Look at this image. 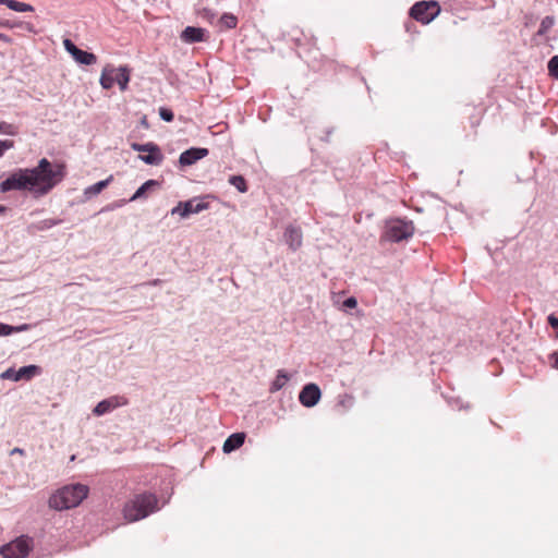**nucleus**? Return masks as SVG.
Returning a JSON list of instances; mask_svg holds the SVG:
<instances>
[{
    "label": "nucleus",
    "instance_id": "obj_39",
    "mask_svg": "<svg viewBox=\"0 0 558 558\" xmlns=\"http://www.w3.org/2000/svg\"><path fill=\"white\" fill-rule=\"evenodd\" d=\"M114 207H116V205H109L104 210H110V209H113Z\"/></svg>",
    "mask_w": 558,
    "mask_h": 558
},
{
    "label": "nucleus",
    "instance_id": "obj_7",
    "mask_svg": "<svg viewBox=\"0 0 558 558\" xmlns=\"http://www.w3.org/2000/svg\"><path fill=\"white\" fill-rule=\"evenodd\" d=\"M131 148L138 153H146L138 156V159L149 166H159L163 161V155L159 146L153 142L145 144L132 143Z\"/></svg>",
    "mask_w": 558,
    "mask_h": 558
},
{
    "label": "nucleus",
    "instance_id": "obj_30",
    "mask_svg": "<svg viewBox=\"0 0 558 558\" xmlns=\"http://www.w3.org/2000/svg\"><path fill=\"white\" fill-rule=\"evenodd\" d=\"M14 143L10 140L0 141V157L3 155L4 151L13 148Z\"/></svg>",
    "mask_w": 558,
    "mask_h": 558
},
{
    "label": "nucleus",
    "instance_id": "obj_6",
    "mask_svg": "<svg viewBox=\"0 0 558 558\" xmlns=\"http://www.w3.org/2000/svg\"><path fill=\"white\" fill-rule=\"evenodd\" d=\"M440 5L437 1H418L410 9V16L415 21L427 25L440 14Z\"/></svg>",
    "mask_w": 558,
    "mask_h": 558
},
{
    "label": "nucleus",
    "instance_id": "obj_2",
    "mask_svg": "<svg viewBox=\"0 0 558 558\" xmlns=\"http://www.w3.org/2000/svg\"><path fill=\"white\" fill-rule=\"evenodd\" d=\"M88 495V487L83 484L65 485L49 498V507L61 511L77 507Z\"/></svg>",
    "mask_w": 558,
    "mask_h": 558
},
{
    "label": "nucleus",
    "instance_id": "obj_4",
    "mask_svg": "<svg viewBox=\"0 0 558 558\" xmlns=\"http://www.w3.org/2000/svg\"><path fill=\"white\" fill-rule=\"evenodd\" d=\"M414 230L415 228L411 220L400 218L389 219L386 221L381 240L398 243L410 239L413 235Z\"/></svg>",
    "mask_w": 558,
    "mask_h": 558
},
{
    "label": "nucleus",
    "instance_id": "obj_29",
    "mask_svg": "<svg viewBox=\"0 0 558 558\" xmlns=\"http://www.w3.org/2000/svg\"><path fill=\"white\" fill-rule=\"evenodd\" d=\"M63 46H64V49L73 57L76 51L80 49L77 48L74 43L70 39H64L63 40Z\"/></svg>",
    "mask_w": 558,
    "mask_h": 558
},
{
    "label": "nucleus",
    "instance_id": "obj_34",
    "mask_svg": "<svg viewBox=\"0 0 558 558\" xmlns=\"http://www.w3.org/2000/svg\"><path fill=\"white\" fill-rule=\"evenodd\" d=\"M21 24H17V23H12L10 21H0V26L1 27H9V28H14V27H19Z\"/></svg>",
    "mask_w": 558,
    "mask_h": 558
},
{
    "label": "nucleus",
    "instance_id": "obj_27",
    "mask_svg": "<svg viewBox=\"0 0 558 558\" xmlns=\"http://www.w3.org/2000/svg\"><path fill=\"white\" fill-rule=\"evenodd\" d=\"M0 133L13 136L17 134V128L11 123L1 122Z\"/></svg>",
    "mask_w": 558,
    "mask_h": 558
},
{
    "label": "nucleus",
    "instance_id": "obj_33",
    "mask_svg": "<svg viewBox=\"0 0 558 558\" xmlns=\"http://www.w3.org/2000/svg\"><path fill=\"white\" fill-rule=\"evenodd\" d=\"M356 305H357V301L354 296H350V298L345 299L343 302V306L348 307V308H354V307H356Z\"/></svg>",
    "mask_w": 558,
    "mask_h": 558
},
{
    "label": "nucleus",
    "instance_id": "obj_17",
    "mask_svg": "<svg viewBox=\"0 0 558 558\" xmlns=\"http://www.w3.org/2000/svg\"><path fill=\"white\" fill-rule=\"evenodd\" d=\"M111 181H112V175L108 177L105 180L98 181L95 184H92V185L87 186L84 190L85 197L86 198H90V197H93L95 195H98L102 190H105L109 185V183Z\"/></svg>",
    "mask_w": 558,
    "mask_h": 558
},
{
    "label": "nucleus",
    "instance_id": "obj_18",
    "mask_svg": "<svg viewBox=\"0 0 558 558\" xmlns=\"http://www.w3.org/2000/svg\"><path fill=\"white\" fill-rule=\"evenodd\" d=\"M290 380V375L284 369H279L275 379L271 381L269 391L277 392L282 389L286 384Z\"/></svg>",
    "mask_w": 558,
    "mask_h": 558
},
{
    "label": "nucleus",
    "instance_id": "obj_3",
    "mask_svg": "<svg viewBox=\"0 0 558 558\" xmlns=\"http://www.w3.org/2000/svg\"><path fill=\"white\" fill-rule=\"evenodd\" d=\"M157 504L158 500L154 494L137 495L125 505L123 509L124 518L130 522L145 519L159 509Z\"/></svg>",
    "mask_w": 558,
    "mask_h": 558
},
{
    "label": "nucleus",
    "instance_id": "obj_36",
    "mask_svg": "<svg viewBox=\"0 0 558 558\" xmlns=\"http://www.w3.org/2000/svg\"><path fill=\"white\" fill-rule=\"evenodd\" d=\"M0 41H3L5 44H11L12 39L8 35L0 33Z\"/></svg>",
    "mask_w": 558,
    "mask_h": 558
},
{
    "label": "nucleus",
    "instance_id": "obj_9",
    "mask_svg": "<svg viewBox=\"0 0 558 558\" xmlns=\"http://www.w3.org/2000/svg\"><path fill=\"white\" fill-rule=\"evenodd\" d=\"M208 208V204L203 199L193 198L186 202H180L175 207L171 209V215H179L185 219L193 214H198Z\"/></svg>",
    "mask_w": 558,
    "mask_h": 558
},
{
    "label": "nucleus",
    "instance_id": "obj_31",
    "mask_svg": "<svg viewBox=\"0 0 558 558\" xmlns=\"http://www.w3.org/2000/svg\"><path fill=\"white\" fill-rule=\"evenodd\" d=\"M353 397L349 395H344L341 400L339 401V404L344 408H351L353 405Z\"/></svg>",
    "mask_w": 558,
    "mask_h": 558
},
{
    "label": "nucleus",
    "instance_id": "obj_21",
    "mask_svg": "<svg viewBox=\"0 0 558 558\" xmlns=\"http://www.w3.org/2000/svg\"><path fill=\"white\" fill-rule=\"evenodd\" d=\"M60 223H61L60 219L49 218V219H44L38 222L32 223L28 227V229H29V231H44V230L51 229L52 227L58 226Z\"/></svg>",
    "mask_w": 558,
    "mask_h": 558
},
{
    "label": "nucleus",
    "instance_id": "obj_22",
    "mask_svg": "<svg viewBox=\"0 0 558 558\" xmlns=\"http://www.w3.org/2000/svg\"><path fill=\"white\" fill-rule=\"evenodd\" d=\"M10 10L15 12H33L34 8L25 2H20L17 0H5L4 3Z\"/></svg>",
    "mask_w": 558,
    "mask_h": 558
},
{
    "label": "nucleus",
    "instance_id": "obj_28",
    "mask_svg": "<svg viewBox=\"0 0 558 558\" xmlns=\"http://www.w3.org/2000/svg\"><path fill=\"white\" fill-rule=\"evenodd\" d=\"M159 117L166 122H171L173 121L174 114L171 109L161 107L159 108Z\"/></svg>",
    "mask_w": 558,
    "mask_h": 558
},
{
    "label": "nucleus",
    "instance_id": "obj_15",
    "mask_svg": "<svg viewBox=\"0 0 558 558\" xmlns=\"http://www.w3.org/2000/svg\"><path fill=\"white\" fill-rule=\"evenodd\" d=\"M204 37L205 29L201 27L187 26L181 34V39L189 44L203 41Z\"/></svg>",
    "mask_w": 558,
    "mask_h": 558
},
{
    "label": "nucleus",
    "instance_id": "obj_20",
    "mask_svg": "<svg viewBox=\"0 0 558 558\" xmlns=\"http://www.w3.org/2000/svg\"><path fill=\"white\" fill-rule=\"evenodd\" d=\"M73 59L77 63L85 64V65H92L97 62V57L94 53L82 50V49H78L76 51V53L73 56Z\"/></svg>",
    "mask_w": 558,
    "mask_h": 558
},
{
    "label": "nucleus",
    "instance_id": "obj_14",
    "mask_svg": "<svg viewBox=\"0 0 558 558\" xmlns=\"http://www.w3.org/2000/svg\"><path fill=\"white\" fill-rule=\"evenodd\" d=\"M284 241L292 251H296L302 246L303 234L302 230L295 226H288L284 234Z\"/></svg>",
    "mask_w": 558,
    "mask_h": 558
},
{
    "label": "nucleus",
    "instance_id": "obj_1",
    "mask_svg": "<svg viewBox=\"0 0 558 558\" xmlns=\"http://www.w3.org/2000/svg\"><path fill=\"white\" fill-rule=\"evenodd\" d=\"M64 178V167L43 158L34 168L17 169L0 183V192L28 191L39 197L48 194Z\"/></svg>",
    "mask_w": 558,
    "mask_h": 558
},
{
    "label": "nucleus",
    "instance_id": "obj_19",
    "mask_svg": "<svg viewBox=\"0 0 558 558\" xmlns=\"http://www.w3.org/2000/svg\"><path fill=\"white\" fill-rule=\"evenodd\" d=\"M160 183L157 180H148L143 183L136 192L130 198V202L137 201L146 195V193L155 187H158Z\"/></svg>",
    "mask_w": 558,
    "mask_h": 558
},
{
    "label": "nucleus",
    "instance_id": "obj_38",
    "mask_svg": "<svg viewBox=\"0 0 558 558\" xmlns=\"http://www.w3.org/2000/svg\"><path fill=\"white\" fill-rule=\"evenodd\" d=\"M555 355H556V359H555L554 367H555L556 369H558V353H557V354H555Z\"/></svg>",
    "mask_w": 558,
    "mask_h": 558
},
{
    "label": "nucleus",
    "instance_id": "obj_25",
    "mask_svg": "<svg viewBox=\"0 0 558 558\" xmlns=\"http://www.w3.org/2000/svg\"><path fill=\"white\" fill-rule=\"evenodd\" d=\"M555 20L553 16H545L539 25V28L537 31L538 36H545L549 29L554 26Z\"/></svg>",
    "mask_w": 558,
    "mask_h": 558
},
{
    "label": "nucleus",
    "instance_id": "obj_40",
    "mask_svg": "<svg viewBox=\"0 0 558 558\" xmlns=\"http://www.w3.org/2000/svg\"><path fill=\"white\" fill-rule=\"evenodd\" d=\"M5 210H7V208L4 206L0 205V214L4 213Z\"/></svg>",
    "mask_w": 558,
    "mask_h": 558
},
{
    "label": "nucleus",
    "instance_id": "obj_26",
    "mask_svg": "<svg viewBox=\"0 0 558 558\" xmlns=\"http://www.w3.org/2000/svg\"><path fill=\"white\" fill-rule=\"evenodd\" d=\"M547 69H548V74L551 77L558 80V56H554L549 59Z\"/></svg>",
    "mask_w": 558,
    "mask_h": 558
},
{
    "label": "nucleus",
    "instance_id": "obj_32",
    "mask_svg": "<svg viewBox=\"0 0 558 558\" xmlns=\"http://www.w3.org/2000/svg\"><path fill=\"white\" fill-rule=\"evenodd\" d=\"M13 333V326L0 323V336H9Z\"/></svg>",
    "mask_w": 558,
    "mask_h": 558
},
{
    "label": "nucleus",
    "instance_id": "obj_10",
    "mask_svg": "<svg viewBox=\"0 0 558 558\" xmlns=\"http://www.w3.org/2000/svg\"><path fill=\"white\" fill-rule=\"evenodd\" d=\"M39 373V367L36 365H26L19 369L10 367L0 374V378L4 380L19 381L22 379L29 380Z\"/></svg>",
    "mask_w": 558,
    "mask_h": 558
},
{
    "label": "nucleus",
    "instance_id": "obj_13",
    "mask_svg": "<svg viewBox=\"0 0 558 558\" xmlns=\"http://www.w3.org/2000/svg\"><path fill=\"white\" fill-rule=\"evenodd\" d=\"M207 155H208L207 148L192 147V148H189V149L184 150L183 153H181V155L179 157V162L183 167L192 166L196 161L206 157Z\"/></svg>",
    "mask_w": 558,
    "mask_h": 558
},
{
    "label": "nucleus",
    "instance_id": "obj_5",
    "mask_svg": "<svg viewBox=\"0 0 558 558\" xmlns=\"http://www.w3.org/2000/svg\"><path fill=\"white\" fill-rule=\"evenodd\" d=\"M130 82V70L128 66L114 68L107 65L104 68L99 83L104 89H110L114 83L119 85L120 90L128 89Z\"/></svg>",
    "mask_w": 558,
    "mask_h": 558
},
{
    "label": "nucleus",
    "instance_id": "obj_41",
    "mask_svg": "<svg viewBox=\"0 0 558 558\" xmlns=\"http://www.w3.org/2000/svg\"><path fill=\"white\" fill-rule=\"evenodd\" d=\"M5 3V0H0V4H4Z\"/></svg>",
    "mask_w": 558,
    "mask_h": 558
},
{
    "label": "nucleus",
    "instance_id": "obj_12",
    "mask_svg": "<svg viewBox=\"0 0 558 558\" xmlns=\"http://www.w3.org/2000/svg\"><path fill=\"white\" fill-rule=\"evenodd\" d=\"M320 398V388L314 383L306 384L299 393V401L305 408L315 407L319 402Z\"/></svg>",
    "mask_w": 558,
    "mask_h": 558
},
{
    "label": "nucleus",
    "instance_id": "obj_23",
    "mask_svg": "<svg viewBox=\"0 0 558 558\" xmlns=\"http://www.w3.org/2000/svg\"><path fill=\"white\" fill-rule=\"evenodd\" d=\"M219 23L228 29H233L238 25V19L232 13H225L221 15Z\"/></svg>",
    "mask_w": 558,
    "mask_h": 558
},
{
    "label": "nucleus",
    "instance_id": "obj_37",
    "mask_svg": "<svg viewBox=\"0 0 558 558\" xmlns=\"http://www.w3.org/2000/svg\"><path fill=\"white\" fill-rule=\"evenodd\" d=\"M23 452H24V450H23V449H21V448H14V449L11 451V453H12V454H14V453H20V454H22Z\"/></svg>",
    "mask_w": 558,
    "mask_h": 558
},
{
    "label": "nucleus",
    "instance_id": "obj_35",
    "mask_svg": "<svg viewBox=\"0 0 558 558\" xmlns=\"http://www.w3.org/2000/svg\"><path fill=\"white\" fill-rule=\"evenodd\" d=\"M28 328H29V326L27 324H23V325H20V326H13V332L25 331Z\"/></svg>",
    "mask_w": 558,
    "mask_h": 558
},
{
    "label": "nucleus",
    "instance_id": "obj_11",
    "mask_svg": "<svg viewBox=\"0 0 558 558\" xmlns=\"http://www.w3.org/2000/svg\"><path fill=\"white\" fill-rule=\"evenodd\" d=\"M128 403L129 401L124 396H111L98 402L96 407L93 409V414L95 416H102L120 407L126 405Z\"/></svg>",
    "mask_w": 558,
    "mask_h": 558
},
{
    "label": "nucleus",
    "instance_id": "obj_16",
    "mask_svg": "<svg viewBox=\"0 0 558 558\" xmlns=\"http://www.w3.org/2000/svg\"><path fill=\"white\" fill-rule=\"evenodd\" d=\"M245 440L244 433H234L230 435L223 442L222 450L225 453H230L240 448Z\"/></svg>",
    "mask_w": 558,
    "mask_h": 558
},
{
    "label": "nucleus",
    "instance_id": "obj_8",
    "mask_svg": "<svg viewBox=\"0 0 558 558\" xmlns=\"http://www.w3.org/2000/svg\"><path fill=\"white\" fill-rule=\"evenodd\" d=\"M32 539L21 536L15 541L1 546L0 554L3 558H25L31 549Z\"/></svg>",
    "mask_w": 558,
    "mask_h": 558
},
{
    "label": "nucleus",
    "instance_id": "obj_24",
    "mask_svg": "<svg viewBox=\"0 0 558 558\" xmlns=\"http://www.w3.org/2000/svg\"><path fill=\"white\" fill-rule=\"evenodd\" d=\"M229 183L240 193H245L247 191L246 181L242 175H231L229 178Z\"/></svg>",
    "mask_w": 558,
    "mask_h": 558
}]
</instances>
